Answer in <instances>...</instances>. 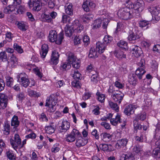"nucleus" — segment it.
Instances as JSON below:
<instances>
[{
  "label": "nucleus",
  "mask_w": 160,
  "mask_h": 160,
  "mask_svg": "<svg viewBox=\"0 0 160 160\" xmlns=\"http://www.w3.org/2000/svg\"><path fill=\"white\" fill-rule=\"evenodd\" d=\"M83 29V26L80 24L78 20H75L72 23V26L66 25L65 28L66 36L70 37L73 33L74 30L77 32L80 33Z\"/></svg>",
  "instance_id": "1"
},
{
  "label": "nucleus",
  "mask_w": 160,
  "mask_h": 160,
  "mask_svg": "<svg viewBox=\"0 0 160 160\" xmlns=\"http://www.w3.org/2000/svg\"><path fill=\"white\" fill-rule=\"evenodd\" d=\"M63 32L62 31L59 34L58 37L56 31L55 30H51L49 32L48 36L49 39L51 42H55L56 43L60 44L63 39Z\"/></svg>",
  "instance_id": "2"
},
{
  "label": "nucleus",
  "mask_w": 160,
  "mask_h": 160,
  "mask_svg": "<svg viewBox=\"0 0 160 160\" xmlns=\"http://www.w3.org/2000/svg\"><path fill=\"white\" fill-rule=\"evenodd\" d=\"M118 17L123 20H126L131 18L132 15L130 12V10L128 8H120L117 13Z\"/></svg>",
  "instance_id": "3"
},
{
  "label": "nucleus",
  "mask_w": 160,
  "mask_h": 160,
  "mask_svg": "<svg viewBox=\"0 0 160 160\" xmlns=\"http://www.w3.org/2000/svg\"><path fill=\"white\" fill-rule=\"evenodd\" d=\"M144 3L142 0H138L134 3V6L133 8L135 11V13H133L136 18L140 17V12H141L144 9Z\"/></svg>",
  "instance_id": "4"
},
{
  "label": "nucleus",
  "mask_w": 160,
  "mask_h": 160,
  "mask_svg": "<svg viewBox=\"0 0 160 160\" xmlns=\"http://www.w3.org/2000/svg\"><path fill=\"white\" fill-rule=\"evenodd\" d=\"M17 78L18 81L20 82L22 86L27 88L29 86L30 83L29 80L28 78V76L25 73H20L17 76Z\"/></svg>",
  "instance_id": "5"
},
{
  "label": "nucleus",
  "mask_w": 160,
  "mask_h": 160,
  "mask_svg": "<svg viewBox=\"0 0 160 160\" xmlns=\"http://www.w3.org/2000/svg\"><path fill=\"white\" fill-rule=\"evenodd\" d=\"M149 11L152 15V17L157 21L160 19V8L157 6H150L148 8Z\"/></svg>",
  "instance_id": "6"
},
{
  "label": "nucleus",
  "mask_w": 160,
  "mask_h": 160,
  "mask_svg": "<svg viewBox=\"0 0 160 160\" xmlns=\"http://www.w3.org/2000/svg\"><path fill=\"white\" fill-rule=\"evenodd\" d=\"M68 56V60L70 61V63L72 64L73 68L78 69L80 66L79 63L76 61V58L74 54L72 52H68L67 53Z\"/></svg>",
  "instance_id": "7"
},
{
  "label": "nucleus",
  "mask_w": 160,
  "mask_h": 160,
  "mask_svg": "<svg viewBox=\"0 0 160 160\" xmlns=\"http://www.w3.org/2000/svg\"><path fill=\"white\" fill-rule=\"evenodd\" d=\"M58 125L61 132H66L70 128V123L68 121L64 120L62 122H59Z\"/></svg>",
  "instance_id": "8"
},
{
  "label": "nucleus",
  "mask_w": 160,
  "mask_h": 160,
  "mask_svg": "<svg viewBox=\"0 0 160 160\" xmlns=\"http://www.w3.org/2000/svg\"><path fill=\"white\" fill-rule=\"evenodd\" d=\"M28 5L30 8L33 7L32 10L36 11H40L42 8V5L40 4L38 0H30L28 2Z\"/></svg>",
  "instance_id": "9"
},
{
  "label": "nucleus",
  "mask_w": 160,
  "mask_h": 160,
  "mask_svg": "<svg viewBox=\"0 0 160 160\" xmlns=\"http://www.w3.org/2000/svg\"><path fill=\"white\" fill-rule=\"evenodd\" d=\"M142 36V32H138L134 33L132 31H130L129 32L128 36V40L129 41H135L140 38Z\"/></svg>",
  "instance_id": "10"
},
{
  "label": "nucleus",
  "mask_w": 160,
  "mask_h": 160,
  "mask_svg": "<svg viewBox=\"0 0 160 160\" xmlns=\"http://www.w3.org/2000/svg\"><path fill=\"white\" fill-rule=\"evenodd\" d=\"M95 4L90 0H86L84 2L82 6L84 11L89 12L95 7Z\"/></svg>",
  "instance_id": "11"
},
{
  "label": "nucleus",
  "mask_w": 160,
  "mask_h": 160,
  "mask_svg": "<svg viewBox=\"0 0 160 160\" xmlns=\"http://www.w3.org/2000/svg\"><path fill=\"white\" fill-rule=\"evenodd\" d=\"M59 57V55L56 51H52L51 58L49 61L50 63L51 64L56 65L58 62Z\"/></svg>",
  "instance_id": "12"
},
{
  "label": "nucleus",
  "mask_w": 160,
  "mask_h": 160,
  "mask_svg": "<svg viewBox=\"0 0 160 160\" xmlns=\"http://www.w3.org/2000/svg\"><path fill=\"white\" fill-rule=\"evenodd\" d=\"M136 105L129 104L127 106L124 110V113L128 116H129L134 113L135 110L137 108Z\"/></svg>",
  "instance_id": "13"
},
{
  "label": "nucleus",
  "mask_w": 160,
  "mask_h": 160,
  "mask_svg": "<svg viewBox=\"0 0 160 160\" xmlns=\"http://www.w3.org/2000/svg\"><path fill=\"white\" fill-rule=\"evenodd\" d=\"M56 95L54 94L50 96L49 98H48L46 102L45 106L49 107L50 105L55 106L57 103V98H56Z\"/></svg>",
  "instance_id": "14"
},
{
  "label": "nucleus",
  "mask_w": 160,
  "mask_h": 160,
  "mask_svg": "<svg viewBox=\"0 0 160 160\" xmlns=\"http://www.w3.org/2000/svg\"><path fill=\"white\" fill-rule=\"evenodd\" d=\"M131 49L132 54L136 58H138L142 55V51L140 47L134 46H132Z\"/></svg>",
  "instance_id": "15"
},
{
  "label": "nucleus",
  "mask_w": 160,
  "mask_h": 160,
  "mask_svg": "<svg viewBox=\"0 0 160 160\" xmlns=\"http://www.w3.org/2000/svg\"><path fill=\"white\" fill-rule=\"evenodd\" d=\"M128 140L126 138H122L121 139L118 140L115 144V147L118 149H120L126 147Z\"/></svg>",
  "instance_id": "16"
},
{
  "label": "nucleus",
  "mask_w": 160,
  "mask_h": 160,
  "mask_svg": "<svg viewBox=\"0 0 160 160\" xmlns=\"http://www.w3.org/2000/svg\"><path fill=\"white\" fill-rule=\"evenodd\" d=\"M103 41L102 43L98 42L96 43V50L99 53H103L105 49L106 46L108 45Z\"/></svg>",
  "instance_id": "17"
},
{
  "label": "nucleus",
  "mask_w": 160,
  "mask_h": 160,
  "mask_svg": "<svg viewBox=\"0 0 160 160\" xmlns=\"http://www.w3.org/2000/svg\"><path fill=\"white\" fill-rule=\"evenodd\" d=\"M8 98L7 96L3 94H0V109H4L7 106Z\"/></svg>",
  "instance_id": "18"
},
{
  "label": "nucleus",
  "mask_w": 160,
  "mask_h": 160,
  "mask_svg": "<svg viewBox=\"0 0 160 160\" xmlns=\"http://www.w3.org/2000/svg\"><path fill=\"white\" fill-rule=\"evenodd\" d=\"M111 96L115 102L120 104L123 98L124 94L122 93H120V94L118 93L113 94Z\"/></svg>",
  "instance_id": "19"
},
{
  "label": "nucleus",
  "mask_w": 160,
  "mask_h": 160,
  "mask_svg": "<svg viewBox=\"0 0 160 160\" xmlns=\"http://www.w3.org/2000/svg\"><path fill=\"white\" fill-rule=\"evenodd\" d=\"M88 142V140L83 139L81 136L77 138L76 145L77 147L79 148L84 146Z\"/></svg>",
  "instance_id": "20"
},
{
  "label": "nucleus",
  "mask_w": 160,
  "mask_h": 160,
  "mask_svg": "<svg viewBox=\"0 0 160 160\" xmlns=\"http://www.w3.org/2000/svg\"><path fill=\"white\" fill-rule=\"evenodd\" d=\"M134 159V156L131 152H127L122 155L120 160H133Z\"/></svg>",
  "instance_id": "21"
},
{
  "label": "nucleus",
  "mask_w": 160,
  "mask_h": 160,
  "mask_svg": "<svg viewBox=\"0 0 160 160\" xmlns=\"http://www.w3.org/2000/svg\"><path fill=\"white\" fill-rule=\"evenodd\" d=\"M42 51L40 52V54L41 57L44 58L48 52V45L46 44H43L42 46Z\"/></svg>",
  "instance_id": "22"
},
{
  "label": "nucleus",
  "mask_w": 160,
  "mask_h": 160,
  "mask_svg": "<svg viewBox=\"0 0 160 160\" xmlns=\"http://www.w3.org/2000/svg\"><path fill=\"white\" fill-rule=\"evenodd\" d=\"M110 121L111 124L115 126H116L118 123H121L122 122L120 118V116L118 113L116 116L115 118H111Z\"/></svg>",
  "instance_id": "23"
},
{
  "label": "nucleus",
  "mask_w": 160,
  "mask_h": 160,
  "mask_svg": "<svg viewBox=\"0 0 160 160\" xmlns=\"http://www.w3.org/2000/svg\"><path fill=\"white\" fill-rule=\"evenodd\" d=\"M13 5V2L12 4L9 5L8 7L5 8L3 10V12L6 14H10V12L13 10H15V8H16L17 6L20 5H17L14 6Z\"/></svg>",
  "instance_id": "24"
},
{
  "label": "nucleus",
  "mask_w": 160,
  "mask_h": 160,
  "mask_svg": "<svg viewBox=\"0 0 160 160\" xmlns=\"http://www.w3.org/2000/svg\"><path fill=\"white\" fill-rule=\"evenodd\" d=\"M4 134L6 135H8L10 132V125L9 121L6 120L4 122L3 126Z\"/></svg>",
  "instance_id": "25"
},
{
  "label": "nucleus",
  "mask_w": 160,
  "mask_h": 160,
  "mask_svg": "<svg viewBox=\"0 0 160 160\" xmlns=\"http://www.w3.org/2000/svg\"><path fill=\"white\" fill-rule=\"evenodd\" d=\"M101 145L102 150L104 152H110L113 150V147L110 144H102Z\"/></svg>",
  "instance_id": "26"
},
{
  "label": "nucleus",
  "mask_w": 160,
  "mask_h": 160,
  "mask_svg": "<svg viewBox=\"0 0 160 160\" xmlns=\"http://www.w3.org/2000/svg\"><path fill=\"white\" fill-rule=\"evenodd\" d=\"M150 21L146 20H141L138 22L139 26L142 28H145V29L148 28L149 27Z\"/></svg>",
  "instance_id": "27"
},
{
  "label": "nucleus",
  "mask_w": 160,
  "mask_h": 160,
  "mask_svg": "<svg viewBox=\"0 0 160 160\" xmlns=\"http://www.w3.org/2000/svg\"><path fill=\"white\" fill-rule=\"evenodd\" d=\"M100 136H102V139L105 142H108L112 139V136L109 133L104 132L101 134Z\"/></svg>",
  "instance_id": "28"
},
{
  "label": "nucleus",
  "mask_w": 160,
  "mask_h": 160,
  "mask_svg": "<svg viewBox=\"0 0 160 160\" xmlns=\"http://www.w3.org/2000/svg\"><path fill=\"white\" fill-rule=\"evenodd\" d=\"M19 124V121L18 120V117L17 116L14 115L12 118L11 121V125L14 126V128H17L18 127Z\"/></svg>",
  "instance_id": "29"
},
{
  "label": "nucleus",
  "mask_w": 160,
  "mask_h": 160,
  "mask_svg": "<svg viewBox=\"0 0 160 160\" xmlns=\"http://www.w3.org/2000/svg\"><path fill=\"white\" fill-rule=\"evenodd\" d=\"M73 5L70 4L67 6L65 7L66 13L68 15L72 16L73 14Z\"/></svg>",
  "instance_id": "30"
},
{
  "label": "nucleus",
  "mask_w": 160,
  "mask_h": 160,
  "mask_svg": "<svg viewBox=\"0 0 160 160\" xmlns=\"http://www.w3.org/2000/svg\"><path fill=\"white\" fill-rule=\"evenodd\" d=\"M97 51L95 50V48L93 47H91L90 50L88 57L90 58H95L98 57L97 55Z\"/></svg>",
  "instance_id": "31"
},
{
  "label": "nucleus",
  "mask_w": 160,
  "mask_h": 160,
  "mask_svg": "<svg viewBox=\"0 0 160 160\" xmlns=\"http://www.w3.org/2000/svg\"><path fill=\"white\" fill-rule=\"evenodd\" d=\"M114 54L116 57L119 60H121L123 58H126V54H124L123 52L121 51H116Z\"/></svg>",
  "instance_id": "32"
},
{
  "label": "nucleus",
  "mask_w": 160,
  "mask_h": 160,
  "mask_svg": "<svg viewBox=\"0 0 160 160\" xmlns=\"http://www.w3.org/2000/svg\"><path fill=\"white\" fill-rule=\"evenodd\" d=\"M118 46L122 49L126 50L128 49V43L125 41L121 40L117 44Z\"/></svg>",
  "instance_id": "33"
},
{
  "label": "nucleus",
  "mask_w": 160,
  "mask_h": 160,
  "mask_svg": "<svg viewBox=\"0 0 160 160\" xmlns=\"http://www.w3.org/2000/svg\"><path fill=\"white\" fill-rule=\"evenodd\" d=\"M151 146L152 149L155 148L160 149V139L157 141L152 140L151 142Z\"/></svg>",
  "instance_id": "34"
},
{
  "label": "nucleus",
  "mask_w": 160,
  "mask_h": 160,
  "mask_svg": "<svg viewBox=\"0 0 160 160\" xmlns=\"http://www.w3.org/2000/svg\"><path fill=\"white\" fill-rule=\"evenodd\" d=\"M96 95L97 96V99L99 102L102 103L104 102L105 98V95L103 94L100 93L98 90V91Z\"/></svg>",
  "instance_id": "35"
},
{
  "label": "nucleus",
  "mask_w": 160,
  "mask_h": 160,
  "mask_svg": "<svg viewBox=\"0 0 160 160\" xmlns=\"http://www.w3.org/2000/svg\"><path fill=\"white\" fill-rule=\"evenodd\" d=\"M68 62H65L63 63L61 65V69H62L63 70H68L71 68V63H70V61L68 60Z\"/></svg>",
  "instance_id": "36"
},
{
  "label": "nucleus",
  "mask_w": 160,
  "mask_h": 160,
  "mask_svg": "<svg viewBox=\"0 0 160 160\" xmlns=\"http://www.w3.org/2000/svg\"><path fill=\"white\" fill-rule=\"evenodd\" d=\"M9 62L11 63L12 65H13L14 66L18 64V59L14 54H12L9 61H8V63Z\"/></svg>",
  "instance_id": "37"
},
{
  "label": "nucleus",
  "mask_w": 160,
  "mask_h": 160,
  "mask_svg": "<svg viewBox=\"0 0 160 160\" xmlns=\"http://www.w3.org/2000/svg\"><path fill=\"white\" fill-rule=\"evenodd\" d=\"M133 126L134 128V132L137 133V132L138 129L140 130L142 128V125L138 124V121L135 120L133 121Z\"/></svg>",
  "instance_id": "38"
},
{
  "label": "nucleus",
  "mask_w": 160,
  "mask_h": 160,
  "mask_svg": "<svg viewBox=\"0 0 160 160\" xmlns=\"http://www.w3.org/2000/svg\"><path fill=\"white\" fill-rule=\"evenodd\" d=\"M146 115L144 113H140L137 115L134 120L138 121L139 120L143 121L146 118Z\"/></svg>",
  "instance_id": "39"
},
{
  "label": "nucleus",
  "mask_w": 160,
  "mask_h": 160,
  "mask_svg": "<svg viewBox=\"0 0 160 160\" xmlns=\"http://www.w3.org/2000/svg\"><path fill=\"white\" fill-rule=\"evenodd\" d=\"M0 59L3 62H6L8 61V58L6 52H0Z\"/></svg>",
  "instance_id": "40"
},
{
  "label": "nucleus",
  "mask_w": 160,
  "mask_h": 160,
  "mask_svg": "<svg viewBox=\"0 0 160 160\" xmlns=\"http://www.w3.org/2000/svg\"><path fill=\"white\" fill-rule=\"evenodd\" d=\"M66 140L68 142H72L75 141L76 138L71 132L70 134L66 135Z\"/></svg>",
  "instance_id": "41"
},
{
  "label": "nucleus",
  "mask_w": 160,
  "mask_h": 160,
  "mask_svg": "<svg viewBox=\"0 0 160 160\" xmlns=\"http://www.w3.org/2000/svg\"><path fill=\"white\" fill-rule=\"evenodd\" d=\"M102 21V20L100 18H98L95 20L93 24V28H97L100 27Z\"/></svg>",
  "instance_id": "42"
},
{
  "label": "nucleus",
  "mask_w": 160,
  "mask_h": 160,
  "mask_svg": "<svg viewBox=\"0 0 160 160\" xmlns=\"http://www.w3.org/2000/svg\"><path fill=\"white\" fill-rule=\"evenodd\" d=\"M118 103H114L112 101H109V105L110 107L112 109L115 110L116 112H118L119 111V107L118 106Z\"/></svg>",
  "instance_id": "43"
},
{
  "label": "nucleus",
  "mask_w": 160,
  "mask_h": 160,
  "mask_svg": "<svg viewBox=\"0 0 160 160\" xmlns=\"http://www.w3.org/2000/svg\"><path fill=\"white\" fill-rule=\"evenodd\" d=\"M45 130L49 134H51L54 132L55 130L53 126L50 124V125L46 126Z\"/></svg>",
  "instance_id": "44"
},
{
  "label": "nucleus",
  "mask_w": 160,
  "mask_h": 160,
  "mask_svg": "<svg viewBox=\"0 0 160 160\" xmlns=\"http://www.w3.org/2000/svg\"><path fill=\"white\" fill-rule=\"evenodd\" d=\"M71 133L73 136L75 137V138H76V140L77 139V138H78L79 137H80V136H81V134L79 131L75 128L73 129Z\"/></svg>",
  "instance_id": "45"
},
{
  "label": "nucleus",
  "mask_w": 160,
  "mask_h": 160,
  "mask_svg": "<svg viewBox=\"0 0 160 160\" xmlns=\"http://www.w3.org/2000/svg\"><path fill=\"white\" fill-rule=\"evenodd\" d=\"M72 85L73 87L77 88H81V85L79 80H74L72 82Z\"/></svg>",
  "instance_id": "46"
},
{
  "label": "nucleus",
  "mask_w": 160,
  "mask_h": 160,
  "mask_svg": "<svg viewBox=\"0 0 160 160\" xmlns=\"http://www.w3.org/2000/svg\"><path fill=\"white\" fill-rule=\"evenodd\" d=\"M6 154L8 158L10 160H13L15 158V156L12 150H8Z\"/></svg>",
  "instance_id": "47"
},
{
  "label": "nucleus",
  "mask_w": 160,
  "mask_h": 160,
  "mask_svg": "<svg viewBox=\"0 0 160 160\" xmlns=\"http://www.w3.org/2000/svg\"><path fill=\"white\" fill-rule=\"evenodd\" d=\"M13 48L18 53H21L23 52V50L21 46L18 45L17 43H15L13 45Z\"/></svg>",
  "instance_id": "48"
},
{
  "label": "nucleus",
  "mask_w": 160,
  "mask_h": 160,
  "mask_svg": "<svg viewBox=\"0 0 160 160\" xmlns=\"http://www.w3.org/2000/svg\"><path fill=\"white\" fill-rule=\"evenodd\" d=\"M13 140L17 142V145H20L21 144V140L18 134H15Z\"/></svg>",
  "instance_id": "49"
},
{
  "label": "nucleus",
  "mask_w": 160,
  "mask_h": 160,
  "mask_svg": "<svg viewBox=\"0 0 160 160\" xmlns=\"http://www.w3.org/2000/svg\"><path fill=\"white\" fill-rule=\"evenodd\" d=\"M125 2V4L126 6L125 8H128L129 9L130 8H133L134 4L132 3L130 0H126Z\"/></svg>",
  "instance_id": "50"
},
{
  "label": "nucleus",
  "mask_w": 160,
  "mask_h": 160,
  "mask_svg": "<svg viewBox=\"0 0 160 160\" xmlns=\"http://www.w3.org/2000/svg\"><path fill=\"white\" fill-rule=\"evenodd\" d=\"M10 142L12 148L15 150H16L18 148V147L20 148V146L21 145V144L20 145H17V142L14 141L13 139H10Z\"/></svg>",
  "instance_id": "51"
},
{
  "label": "nucleus",
  "mask_w": 160,
  "mask_h": 160,
  "mask_svg": "<svg viewBox=\"0 0 160 160\" xmlns=\"http://www.w3.org/2000/svg\"><path fill=\"white\" fill-rule=\"evenodd\" d=\"M112 40V37L109 35L105 36L103 39V41L106 42L105 43H107L108 45Z\"/></svg>",
  "instance_id": "52"
},
{
  "label": "nucleus",
  "mask_w": 160,
  "mask_h": 160,
  "mask_svg": "<svg viewBox=\"0 0 160 160\" xmlns=\"http://www.w3.org/2000/svg\"><path fill=\"white\" fill-rule=\"evenodd\" d=\"M152 152V154L156 158H160V149L158 148H154Z\"/></svg>",
  "instance_id": "53"
},
{
  "label": "nucleus",
  "mask_w": 160,
  "mask_h": 160,
  "mask_svg": "<svg viewBox=\"0 0 160 160\" xmlns=\"http://www.w3.org/2000/svg\"><path fill=\"white\" fill-rule=\"evenodd\" d=\"M142 150V147L139 145L137 144L133 148V152L136 153H138Z\"/></svg>",
  "instance_id": "54"
},
{
  "label": "nucleus",
  "mask_w": 160,
  "mask_h": 160,
  "mask_svg": "<svg viewBox=\"0 0 160 160\" xmlns=\"http://www.w3.org/2000/svg\"><path fill=\"white\" fill-rule=\"evenodd\" d=\"M83 41L84 45L85 46H87L90 43L89 37L87 35H84L83 38Z\"/></svg>",
  "instance_id": "55"
},
{
  "label": "nucleus",
  "mask_w": 160,
  "mask_h": 160,
  "mask_svg": "<svg viewBox=\"0 0 160 160\" xmlns=\"http://www.w3.org/2000/svg\"><path fill=\"white\" fill-rule=\"evenodd\" d=\"M17 9V12L18 13L21 14H22L25 11V9L24 7L22 5H19V8L18 9L17 8V6L16 8Z\"/></svg>",
  "instance_id": "56"
},
{
  "label": "nucleus",
  "mask_w": 160,
  "mask_h": 160,
  "mask_svg": "<svg viewBox=\"0 0 160 160\" xmlns=\"http://www.w3.org/2000/svg\"><path fill=\"white\" fill-rule=\"evenodd\" d=\"M82 37L81 36H76L74 39L75 45H77L80 43Z\"/></svg>",
  "instance_id": "57"
},
{
  "label": "nucleus",
  "mask_w": 160,
  "mask_h": 160,
  "mask_svg": "<svg viewBox=\"0 0 160 160\" xmlns=\"http://www.w3.org/2000/svg\"><path fill=\"white\" fill-rule=\"evenodd\" d=\"M36 134L33 132H32L29 134L26 135L25 138L27 139L31 138L33 139L36 138Z\"/></svg>",
  "instance_id": "58"
},
{
  "label": "nucleus",
  "mask_w": 160,
  "mask_h": 160,
  "mask_svg": "<svg viewBox=\"0 0 160 160\" xmlns=\"http://www.w3.org/2000/svg\"><path fill=\"white\" fill-rule=\"evenodd\" d=\"M43 21L48 22H51L52 21V19L49 15L44 14L43 16Z\"/></svg>",
  "instance_id": "59"
},
{
  "label": "nucleus",
  "mask_w": 160,
  "mask_h": 160,
  "mask_svg": "<svg viewBox=\"0 0 160 160\" xmlns=\"http://www.w3.org/2000/svg\"><path fill=\"white\" fill-rule=\"evenodd\" d=\"M70 19V17L68 15L65 14L64 13L63 14L62 17V22L63 23H66L68 21L69 22V20Z\"/></svg>",
  "instance_id": "60"
},
{
  "label": "nucleus",
  "mask_w": 160,
  "mask_h": 160,
  "mask_svg": "<svg viewBox=\"0 0 160 160\" xmlns=\"http://www.w3.org/2000/svg\"><path fill=\"white\" fill-rule=\"evenodd\" d=\"M93 17V15L92 14L89 13L88 14H87L83 17V18H84V21L86 22L87 20H90L91 19H92Z\"/></svg>",
  "instance_id": "61"
},
{
  "label": "nucleus",
  "mask_w": 160,
  "mask_h": 160,
  "mask_svg": "<svg viewBox=\"0 0 160 160\" xmlns=\"http://www.w3.org/2000/svg\"><path fill=\"white\" fill-rule=\"evenodd\" d=\"M144 133H142L141 134L140 136H137L135 138V140L140 142H142L143 139Z\"/></svg>",
  "instance_id": "62"
},
{
  "label": "nucleus",
  "mask_w": 160,
  "mask_h": 160,
  "mask_svg": "<svg viewBox=\"0 0 160 160\" xmlns=\"http://www.w3.org/2000/svg\"><path fill=\"white\" fill-rule=\"evenodd\" d=\"M13 78L10 77L8 79H7L6 85L9 87H11L13 85Z\"/></svg>",
  "instance_id": "63"
},
{
  "label": "nucleus",
  "mask_w": 160,
  "mask_h": 160,
  "mask_svg": "<svg viewBox=\"0 0 160 160\" xmlns=\"http://www.w3.org/2000/svg\"><path fill=\"white\" fill-rule=\"evenodd\" d=\"M17 97L20 101H22L25 98L24 93L22 92H20L18 94Z\"/></svg>",
  "instance_id": "64"
}]
</instances>
